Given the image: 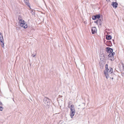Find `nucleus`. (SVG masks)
Here are the masks:
<instances>
[{
  "instance_id": "obj_16",
  "label": "nucleus",
  "mask_w": 124,
  "mask_h": 124,
  "mask_svg": "<svg viewBox=\"0 0 124 124\" xmlns=\"http://www.w3.org/2000/svg\"><path fill=\"white\" fill-rule=\"evenodd\" d=\"M107 43L109 45L108 46H111V45H112V43L110 41H107Z\"/></svg>"
},
{
  "instance_id": "obj_24",
  "label": "nucleus",
  "mask_w": 124,
  "mask_h": 124,
  "mask_svg": "<svg viewBox=\"0 0 124 124\" xmlns=\"http://www.w3.org/2000/svg\"><path fill=\"white\" fill-rule=\"evenodd\" d=\"M36 55H34V54H32V56L33 57H34Z\"/></svg>"
},
{
  "instance_id": "obj_22",
  "label": "nucleus",
  "mask_w": 124,
  "mask_h": 124,
  "mask_svg": "<svg viewBox=\"0 0 124 124\" xmlns=\"http://www.w3.org/2000/svg\"><path fill=\"white\" fill-rule=\"evenodd\" d=\"M122 68H123V69L124 70V65L123 63L122 64Z\"/></svg>"
},
{
  "instance_id": "obj_14",
  "label": "nucleus",
  "mask_w": 124,
  "mask_h": 124,
  "mask_svg": "<svg viewBox=\"0 0 124 124\" xmlns=\"http://www.w3.org/2000/svg\"><path fill=\"white\" fill-rule=\"evenodd\" d=\"M106 39L108 40H110L112 39V37L110 35H107L106 36Z\"/></svg>"
},
{
  "instance_id": "obj_30",
  "label": "nucleus",
  "mask_w": 124,
  "mask_h": 124,
  "mask_svg": "<svg viewBox=\"0 0 124 124\" xmlns=\"http://www.w3.org/2000/svg\"><path fill=\"white\" fill-rule=\"evenodd\" d=\"M106 0V1H107V0Z\"/></svg>"
},
{
  "instance_id": "obj_25",
  "label": "nucleus",
  "mask_w": 124,
  "mask_h": 124,
  "mask_svg": "<svg viewBox=\"0 0 124 124\" xmlns=\"http://www.w3.org/2000/svg\"><path fill=\"white\" fill-rule=\"evenodd\" d=\"M103 57H104V58H103V59H105V55H103Z\"/></svg>"
},
{
  "instance_id": "obj_19",
  "label": "nucleus",
  "mask_w": 124,
  "mask_h": 124,
  "mask_svg": "<svg viewBox=\"0 0 124 124\" xmlns=\"http://www.w3.org/2000/svg\"><path fill=\"white\" fill-rule=\"evenodd\" d=\"M110 54L111 55H112V56H114V55L115 54V53L114 52H112L111 53H110Z\"/></svg>"
},
{
  "instance_id": "obj_9",
  "label": "nucleus",
  "mask_w": 124,
  "mask_h": 124,
  "mask_svg": "<svg viewBox=\"0 0 124 124\" xmlns=\"http://www.w3.org/2000/svg\"><path fill=\"white\" fill-rule=\"evenodd\" d=\"M24 1L26 5H27L28 7H29L30 9H31L30 6V4L29 2V1L28 0H24Z\"/></svg>"
},
{
  "instance_id": "obj_8",
  "label": "nucleus",
  "mask_w": 124,
  "mask_h": 124,
  "mask_svg": "<svg viewBox=\"0 0 124 124\" xmlns=\"http://www.w3.org/2000/svg\"><path fill=\"white\" fill-rule=\"evenodd\" d=\"M106 51L108 53H111L113 52V49L109 47H107L106 48Z\"/></svg>"
},
{
  "instance_id": "obj_27",
  "label": "nucleus",
  "mask_w": 124,
  "mask_h": 124,
  "mask_svg": "<svg viewBox=\"0 0 124 124\" xmlns=\"http://www.w3.org/2000/svg\"><path fill=\"white\" fill-rule=\"evenodd\" d=\"M112 40H113V42H114V39H113Z\"/></svg>"
},
{
  "instance_id": "obj_11",
  "label": "nucleus",
  "mask_w": 124,
  "mask_h": 124,
  "mask_svg": "<svg viewBox=\"0 0 124 124\" xmlns=\"http://www.w3.org/2000/svg\"><path fill=\"white\" fill-rule=\"evenodd\" d=\"M118 4V3L117 2H112V5L114 8H116L117 7Z\"/></svg>"
},
{
  "instance_id": "obj_10",
  "label": "nucleus",
  "mask_w": 124,
  "mask_h": 124,
  "mask_svg": "<svg viewBox=\"0 0 124 124\" xmlns=\"http://www.w3.org/2000/svg\"><path fill=\"white\" fill-rule=\"evenodd\" d=\"M92 32L93 34H94L97 32V29L95 27H93L92 28Z\"/></svg>"
},
{
  "instance_id": "obj_6",
  "label": "nucleus",
  "mask_w": 124,
  "mask_h": 124,
  "mask_svg": "<svg viewBox=\"0 0 124 124\" xmlns=\"http://www.w3.org/2000/svg\"><path fill=\"white\" fill-rule=\"evenodd\" d=\"M0 41L1 43H2L1 44L3 48L4 47V39H3V36L1 33L0 32Z\"/></svg>"
},
{
  "instance_id": "obj_7",
  "label": "nucleus",
  "mask_w": 124,
  "mask_h": 124,
  "mask_svg": "<svg viewBox=\"0 0 124 124\" xmlns=\"http://www.w3.org/2000/svg\"><path fill=\"white\" fill-rule=\"evenodd\" d=\"M101 16L100 14L96 15L95 16H92V19L93 20H96V19H99L100 18Z\"/></svg>"
},
{
  "instance_id": "obj_20",
  "label": "nucleus",
  "mask_w": 124,
  "mask_h": 124,
  "mask_svg": "<svg viewBox=\"0 0 124 124\" xmlns=\"http://www.w3.org/2000/svg\"><path fill=\"white\" fill-rule=\"evenodd\" d=\"M94 23H96V24H98V23H99L98 20H97L96 21L94 22Z\"/></svg>"
},
{
  "instance_id": "obj_17",
  "label": "nucleus",
  "mask_w": 124,
  "mask_h": 124,
  "mask_svg": "<svg viewBox=\"0 0 124 124\" xmlns=\"http://www.w3.org/2000/svg\"><path fill=\"white\" fill-rule=\"evenodd\" d=\"M33 11L32 10H31V13H32V14L33 15H35V13L34 12H33Z\"/></svg>"
},
{
  "instance_id": "obj_15",
  "label": "nucleus",
  "mask_w": 124,
  "mask_h": 124,
  "mask_svg": "<svg viewBox=\"0 0 124 124\" xmlns=\"http://www.w3.org/2000/svg\"><path fill=\"white\" fill-rule=\"evenodd\" d=\"M72 102L71 101H69V102L68 107L69 108H70V109L71 108V106L72 105H73L72 104Z\"/></svg>"
},
{
  "instance_id": "obj_1",
  "label": "nucleus",
  "mask_w": 124,
  "mask_h": 124,
  "mask_svg": "<svg viewBox=\"0 0 124 124\" xmlns=\"http://www.w3.org/2000/svg\"><path fill=\"white\" fill-rule=\"evenodd\" d=\"M20 16H19L18 17L20 25L24 28L26 29L27 27V24H25L24 20L22 19H20Z\"/></svg>"
},
{
  "instance_id": "obj_18",
  "label": "nucleus",
  "mask_w": 124,
  "mask_h": 124,
  "mask_svg": "<svg viewBox=\"0 0 124 124\" xmlns=\"http://www.w3.org/2000/svg\"><path fill=\"white\" fill-rule=\"evenodd\" d=\"M3 108L1 106H0V111H2Z\"/></svg>"
},
{
  "instance_id": "obj_23",
  "label": "nucleus",
  "mask_w": 124,
  "mask_h": 124,
  "mask_svg": "<svg viewBox=\"0 0 124 124\" xmlns=\"http://www.w3.org/2000/svg\"><path fill=\"white\" fill-rule=\"evenodd\" d=\"M110 77V78H111L112 81L113 80V79H114V78H115V77Z\"/></svg>"
},
{
  "instance_id": "obj_12",
  "label": "nucleus",
  "mask_w": 124,
  "mask_h": 124,
  "mask_svg": "<svg viewBox=\"0 0 124 124\" xmlns=\"http://www.w3.org/2000/svg\"><path fill=\"white\" fill-rule=\"evenodd\" d=\"M108 56L109 57V59L111 61H113L114 60V57L113 56H112V55L110 54H109L108 55Z\"/></svg>"
},
{
  "instance_id": "obj_29",
  "label": "nucleus",
  "mask_w": 124,
  "mask_h": 124,
  "mask_svg": "<svg viewBox=\"0 0 124 124\" xmlns=\"http://www.w3.org/2000/svg\"><path fill=\"white\" fill-rule=\"evenodd\" d=\"M84 108H85V107L84 108H83V109Z\"/></svg>"
},
{
  "instance_id": "obj_28",
  "label": "nucleus",
  "mask_w": 124,
  "mask_h": 124,
  "mask_svg": "<svg viewBox=\"0 0 124 124\" xmlns=\"http://www.w3.org/2000/svg\"><path fill=\"white\" fill-rule=\"evenodd\" d=\"M109 68L110 69V68ZM110 70V69L109 70H108V74L109 73V71Z\"/></svg>"
},
{
  "instance_id": "obj_4",
  "label": "nucleus",
  "mask_w": 124,
  "mask_h": 124,
  "mask_svg": "<svg viewBox=\"0 0 124 124\" xmlns=\"http://www.w3.org/2000/svg\"><path fill=\"white\" fill-rule=\"evenodd\" d=\"M109 70V69L108 68V65L107 64H106L105 65V70L104 71V73L107 79L108 78V70Z\"/></svg>"
},
{
  "instance_id": "obj_3",
  "label": "nucleus",
  "mask_w": 124,
  "mask_h": 124,
  "mask_svg": "<svg viewBox=\"0 0 124 124\" xmlns=\"http://www.w3.org/2000/svg\"><path fill=\"white\" fill-rule=\"evenodd\" d=\"M70 107V114L71 117L72 118L75 115V111L74 105H72Z\"/></svg>"
},
{
  "instance_id": "obj_26",
  "label": "nucleus",
  "mask_w": 124,
  "mask_h": 124,
  "mask_svg": "<svg viewBox=\"0 0 124 124\" xmlns=\"http://www.w3.org/2000/svg\"><path fill=\"white\" fill-rule=\"evenodd\" d=\"M82 104H83V105L84 106H85V103H83Z\"/></svg>"
},
{
  "instance_id": "obj_2",
  "label": "nucleus",
  "mask_w": 124,
  "mask_h": 124,
  "mask_svg": "<svg viewBox=\"0 0 124 124\" xmlns=\"http://www.w3.org/2000/svg\"><path fill=\"white\" fill-rule=\"evenodd\" d=\"M44 102L45 105V109H48L49 108V105L50 104L49 99L46 97H45L44 99Z\"/></svg>"
},
{
  "instance_id": "obj_5",
  "label": "nucleus",
  "mask_w": 124,
  "mask_h": 124,
  "mask_svg": "<svg viewBox=\"0 0 124 124\" xmlns=\"http://www.w3.org/2000/svg\"><path fill=\"white\" fill-rule=\"evenodd\" d=\"M110 70L109 71V73L108 74V78L110 77H115L116 75L114 73V72H113V70L112 68L110 67Z\"/></svg>"
},
{
  "instance_id": "obj_21",
  "label": "nucleus",
  "mask_w": 124,
  "mask_h": 124,
  "mask_svg": "<svg viewBox=\"0 0 124 124\" xmlns=\"http://www.w3.org/2000/svg\"><path fill=\"white\" fill-rule=\"evenodd\" d=\"M3 105V104L2 102L0 101V106H2Z\"/></svg>"
},
{
  "instance_id": "obj_13",
  "label": "nucleus",
  "mask_w": 124,
  "mask_h": 124,
  "mask_svg": "<svg viewBox=\"0 0 124 124\" xmlns=\"http://www.w3.org/2000/svg\"><path fill=\"white\" fill-rule=\"evenodd\" d=\"M99 25L101 26L102 23V20L101 19L99 18L97 20Z\"/></svg>"
}]
</instances>
